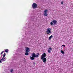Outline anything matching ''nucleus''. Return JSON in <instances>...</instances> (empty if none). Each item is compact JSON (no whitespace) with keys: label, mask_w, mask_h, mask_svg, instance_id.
<instances>
[{"label":"nucleus","mask_w":73,"mask_h":73,"mask_svg":"<svg viewBox=\"0 0 73 73\" xmlns=\"http://www.w3.org/2000/svg\"><path fill=\"white\" fill-rule=\"evenodd\" d=\"M46 54L44 52L42 55L41 59L42 60V61L43 62H46Z\"/></svg>","instance_id":"nucleus-1"},{"label":"nucleus","mask_w":73,"mask_h":73,"mask_svg":"<svg viewBox=\"0 0 73 73\" xmlns=\"http://www.w3.org/2000/svg\"><path fill=\"white\" fill-rule=\"evenodd\" d=\"M57 21L55 20H53L52 22H50V24L51 25H53L54 24L55 25H57Z\"/></svg>","instance_id":"nucleus-2"},{"label":"nucleus","mask_w":73,"mask_h":73,"mask_svg":"<svg viewBox=\"0 0 73 73\" xmlns=\"http://www.w3.org/2000/svg\"><path fill=\"white\" fill-rule=\"evenodd\" d=\"M37 7V5L35 3H33L32 5V7L33 9H36Z\"/></svg>","instance_id":"nucleus-3"},{"label":"nucleus","mask_w":73,"mask_h":73,"mask_svg":"<svg viewBox=\"0 0 73 73\" xmlns=\"http://www.w3.org/2000/svg\"><path fill=\"white\" fill-rule=\"evenodd\" d=\"M52 30L51 29L48 28L47 29V31H46L47 34H49V33H51V31H50Z\"/></svg>","instance_id":"nucleus-4"},{"label":"nucleus","mask_w":73,"mask_h":73,"mask_svg":"<svg viewBox=\"0 0 73 73\" xmlns=\"http://www.w3.org/2000/svg\"><path fill=\"white\" fill-rule=\"evenodd\" d=\"M44 12L45 13L44 14V16H48V14H47V13H48V10H45L44 11Z\"/></svg>","instance_id":"nucleus-5"},{"label":"nucleus","mask_w":73,"mask_h":73,"mask_svg":"<svg viewBox=\"0 0 73 73\" xmlns=\"http://www.w3.org/2000/svg\"><path fill=\"white\" fill-rule=\"evenodd\" d=\"M31 56L32 57H34V58H35V57H36V54L34 53H33L31 54Z\"/></svg>","instance_id":"nucleus-6"},{"label":"nucleus","mask_w":73,"mask_h":73,"mask_svg":"<svg viewBox=\"0 0 73 73\" xmlns=\"http://www.w3.org/2000/svg\"><path fill=\"white\" fill-rule=\"evenodd\" d=\"M29 52V48L28 47H27L26 50V52Z\"/></svg>","instance_id":"nucleus-7"},{"label":"nucleus","mask_w":73,"mask_h":73,"mask_svg":"<svg viewBox=\"0 0 73 73\" xmlns=\"http://www.w3.org/2000/svg\"><path fill=\"white\" fill-rule=\"evenodd\" d=\"M5 55H6L5 53H4V54H3V57L1 59V61H3V59H4V57H5Z\"/></svg>","instance_id":"nucleus-8"},{"label":"nucleus","mask_w":73,"mask_h":73,"mask_svg":"<svg viewBox=\"0 0 73 73\" xmlns=\"http://www.w3.org/2000/svg\"><path fill=\"white\" fill-rule=\"evenodd\" d=\"M30 58L31 60H35V58L34 57H33L32 56V57L30 56Z\"/></svg>","instance_id":"nucleus-9"},{"label":"nucleus","mask_w":73,"mask_h":73,"mask_svg":"<svg viewBox=\"0 0 73 73\" xmlns=\"http://www.w3.org/2000/svg\"><path fill=\"white\" fill-rule=\"evenodd\" d=\"M28 52H26L25 53V55H26V56H28V55H29V53Z\"/></svg>","instance_id":"nucleus-10"},{"label":"nucleus","mask_w":73,"mask_h":73,"mask_svg":"<svg viewBox=\"0 0 73 73\" xmlns=\"http://www.w3.org/2000/svg\"><path fill=\"white\" fill-rule=\"evenodd\" d=\"M53 37V36L51 35L49 37V40H51V38Z\"/></svg>","instance_id":"nucleus-11"},{"label":"nucleus","mask_w":73,"mask_h":73,"mask_svg":"<svg viewBox=\"0 0 73 73\" xmlns=\"http://www.w3.org/2000/svg\"><path fill=\"white\" fill-rule=\"evenodd\" d=\"M5 52L6 53H8V49H6L5 50Z\"/></svg>","instance_id":"nucleus-12"},{"label":"nucleus","mask_w":73,"mask_h":73,"mask_svg":"<svg viewBox=\"0 0 73 73\" xmlns=\"http://www.w3.org/2000/svg\"><path fill=\"white\" fill-rule=\"evenodd\" d=\"M61 52L62 53V54H64V52L62 51V50H61Z\"/></svg>","instance_id":"nucleus-13"},{"label":"nucleus","mask_w":73,"mask_h":73,"mask_svg":"<svg viewBox=\"0 0 73 73\" xmlns=\"http://www.w3.org/2000/svg\"><path fill=\"white\" fill-rule=\"evenodd\" d=\"M3 61H5V60H6V58H3Z\"/></svg>","instance_id":"nucleus-14"},{"label":"nucleus","mask_w":73,"mask_h":73,"mask_svg":"<svg viewBox=\"0 0 73 73\" xmlns=\"http://www.w3.org/2000/svg\"><path fill=\"white\" fill-rule=\"evenodd\" d=\"M48 53H51L50 50H48Z\"/></svg>","instance_id":"nucleus-15"},{"label":"nucleus","mask_w":73,"mask_h":73,"mask_svg":"<svg viewBox=\"0 0 73 73\" xmlns=\"http://www.w3.org/2000/svg\"><path fill=\"white\" fill-rule=\"evenodd\" d=\"M13 69H11V70L10 72L11 73H12L13 72Z\"/></svg>","instance_id":"nucleus-16"},{"label":"nucleus","mask_w":73,"mask_h":73,"mask_svg":"<svg viewBox=\"0 0 73 73\" xmlns=\"http://www.w3.org/2000/svg\"><path fill=\"white\" fill-rule=\"evenodd\" d=\"M35 57L37 58V57H38V55H35Z\"/></svg>","instance_id":"nucleus-17"},{"label":"nucleus","mask_w":73,"mask_h":73,"mask_svg":"<svg viewBox=\"0 0 73 73\" xmlns=\"http://www.w3.org/2000/svg\"><path fill=\"white\" fill-rule=\"evenodd\" d=\"M49 49L50 50H52V48L51 47H50Z\"/></svg>","instance_id":"nucleus-18"},{"label":"nucleus","mask_w":73,"mask_h":73,"mask_svg":"<svg viewBox=\"0 0 73 73\" xmlns=\"http://www.w3.org/2000/svg\"><path fill=\"white\" fill-rule=\"evenodd\" d=\"M4 52V51H3L2 52H1V54H3V53Z\"/></svg>","instance_id":"nucleus-19"},{"label":"nucleus","mask_w":73,"mask_h":73,"mask_svg":"<svg viewBox=\"0 0 73 73\" xmlns=\"http://www.w3.org/2000/svg\"><path fill=\"white\" fill-rule=\"evenodd\" d=\"M33 64L34 65H35L36 64H35V62H34L33 63Z\"/></svg>","instance_id":"nucleus-20"},{"label":"nucleus","mask_w":73,"mask_h":73,"mask_svg":"<svg viewBox=\"0 0 73 73\" xmlns=\"http://www.w3.org/2000/svg\"><path fill=\"white\" fill-rule=\"evenodd\" d=\"M62 46H64V47H65V45H62Z\"/></svg>","instance_id":"nucleus-21"},{"label":"nucleus","mask_w":73,"mask_h":73,"mask_svg":"<svg viewBox=\"0 0 73 73\" xmlns=\"http://www.w3.org/2000/svg\"><path fill=\"white\" fill-rule=\"evenodd\" d=\"M61 4H63V2H61Z\"/></svg>","instance_id":"nucleus-22"},{"label":"nucleus","mask_w":73,"mask_h":73,"mask_svg":"<svg viewBox=\"0 0 73 73\" xmlns=\"http://www.w3.org/2000/svg\"><path fill=\"white\" fill-rule=\"evenodd\" d=\"M0 63H2V62H1V60H0Z\"/></svg>","instance_id":"nucleus-23"},{"label":"nucleus","mask_w":73,"mask_h":73,"mask_svg":"<svg viewBox=\"0 0 73 73\" xmlns=\"http://www.w3.org/2000/svg\"><path fill=\"white\" fill-rule=\"evenodd\" d=\"M37 54H38V55H39V53H37Z\"/></svg>","instance_id":"nucleus-24"},{"label":"nucleus","mask_w":73,"mask_h":73,"mask_svg":"<svg viewBox=\"0 0 73 73\" xmlns=\"http://www.w3.org/2000/svg\"><path fill=\"white\" fill-rule=\"evenodd\" d=\"M25 60V58H24V60Z\"/></svg>","instance_id":"nucleus-25"}]
</instances>
